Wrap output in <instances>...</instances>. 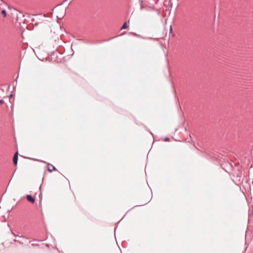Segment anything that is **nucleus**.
<instances>
[{"mask_svg":"<svg viewBox=\"0 0 253 253\" xmlns=\"http://www.w3.org/2000/svg\"><path fill=\"white\" fill-rule=\"evenodd\" d=\"M18 159V152L17 151L15 153L13 158V162L14 166H17Z\"/></svg>","mask_w":253,"mask_h":253,"instance_id":"nucleus-1","label":"nucleus"},{"mask_svg":"<svg viewBox=\"0 0 253 253\" xmlns=\"http://www.w3.org/2000/svg\"><path fill=\"white\" fill-rule=\"evenodd\" d=\"M26 198L29 202L32 203H34L35 202V198L31 195H27L26 196Z\"/></svg>","mask_w":253,"mask_h":253,"instance_id":"nucleus-2","label":"nucleus"},{"mask_svg":"<svg viewBox=\"0 0 253 253\" xmlns=\"http://www.w3.org/2000/svg\"><path fill=\"white\" fill-rule=\"evenodd\" d=\"M48 167L47 169L49 172H52L53 170H56V168L53 165H52L49 163L48 164Z\"/></svg>","mask_w":253,"mask_h":253,"instance_id":"nucleus-3","label":"nucleus"},{"mask_svg":"<svg viewBox=\"0 0 253 253\" xmlns=\"http://www.w3.org/2000/svg\"><path fill=\"white\" fill-rule=\"evenodd\" d=\"M127 27H128L127 23L126 22H125L123 24V26H122L121 30L126 29L127 28Z\"/></svg>","mask_w":253,"mask_h":253,"instance_id":"nucleus-4","label":"nucleus"},{"mask_svg":"<svg viewBox=\"0 0 253 253\" xmlns=\"http://www.w3.org/2000/svg\"><path fill=\"white\" fill-rule=\"evenodd\" d=\"M1 15L3 17H5L6 16V12L5 10H4V9L2 10V11H1Z\"/></svg>","mask_w":253,"mask_h":253,"instance_id":"nucleus-5","label":"nucleus"},{"mask_svg":"<svg viewBox=\"0 0 253 253\" xmlns=\"http://www.w3.org/2000/svg\"><path fill=\"white\" fill-rule=\"evenodd\" d=\"M129 34L132 35L134 36H135V37H137L143 38L141 36H140L139 35H137V34L134 33H130Z\"/></svg>","mask_w":253,"mask_h":253,"instance_id":"nucleus-6","label":"nucleus"},{"mask_svg":"<svg viewBox=\"0 0 253 253\" xmlns=\"http://www.w3.org/2000/svg\"><path fill=\"white\" fill-rule=\"evenodd\" d=\"M146 39H148V40H157L158 39L157 38H151V37H148V38H145Z\"/></svg>","mask_w":253,"mask_h":253,"instance_id":"nucleus-7","label":"nucleus"},{"mask_svg":"<svg viewBox=\"0 0 253 253\" xmlns=\"http://www.w3.org/2000/svg\"><path fill=\"white\" fill-rule=\"evenodd\" d=\"M139 1L140 2V10H142L143 9V6H142V0H139Z\"/></svg>","mask_w":253,"mask_h":253,"instance_id":"nucleus-8","label":"nucleus"},{"mask_svg":"<svg viewBox=\"0 0 253 253\" xmlns=\"http://www.w3.org/2000/svg\"><path fill=\"white\" fill-rule=\"evenodd\" d=\"M164 141L167 142L169 140V138L168 137H166L164 138Z\"/></svg>","mask_w":253,"mask_h":253,"instance_id":"nucleus-9","label":"nucleus"},{"mask_svg":"<svg viewBox=\"0 0 253 253\" xmlns=\"http://www.w3.org/2000/svg\"><path fill=\"white\" fill-rule=\"evenodd\" d=\"M12 234H13V235H14L15 237H19V238H23V236H20L17 235H16V234H14V233H13Z\"/></svg>","mask_w":253,"mask_h":253,"instance_id":"nucleus-10","label":"nucleus"},{"mask_svg":"<svg viewBox=\"0 0 253 253\" xmlns=\"http://www.w3.org/2000/svg\"><path fill=\"white\" fill-rule=\"evenodd\" d=\"M4 103V100L2 99H0V105L3 104Z\"/></svg>","mask_w":253,"mask_h":253,"instance_id":"nucleus-11","label":"nucleus"},{"mask_svg":"<svg viewBox=\"0 0 253 253\" xmlns=\"http://www.w3.org/2000/svg\"><path fill=\"white\" fill-rule=\"evenodd\" d=\"M17 242L19 243L20 244H23V243L21 242V241L17 240Z\"/></svg>","mask_w":253,"mask_h":253,"instance_id":"nucleus-12","label":"nucleus"},{"mask_svg":"<svg viewBox=\"0 0 253 253\" xmlns=\"http://www.w3.org/2000/svg\"><path fill=\"white\" fill-rule=\"evenodd\" d=\"M13 94L11 93V94H10L9 95V97L10 98H11L12 97H13Z\"/></svg>","mask_w":253,"mask_h":253,"instance_id":"nucleus-13","label":"nucleus"},{"mask_svg":"<svg viewBox=\"0 0 253 253\" xmlns=\"http://www.w3.org/2000/svg\"><path fill=\"white\" fill-rule=\"evenodd\" d=\"M38 161H39V162H42V163H45V162L44 161H43L39 160H38Z\"/></svg>","mask_w":253,"mask_h":253,"instance_id":"nucleus-14","label":"nucleus"},{"mask_svg":"<svg viewBox=\"0 0 253 253\" xmlns=\"http://www.w3.org/2000/svg\"><path fill=\"white\" fill-rule=\"evenodd\" d=\"M17 240H18L14 239V240H13V241H14V242H17Z\"/></svg>","mask_w":253,"mask_h":253,"instance_id":"nucleus-15","label":"nucleus"},{"mask_svg":"<svg viewBox=\"0 0 253 253\" xmlns=\"http://www.w3.org/2000/svg\"><path fill=\"white\" fill-rule=\"evenodd\" d=\"M20 14H21L22 15V17H24V15H23V13L22 12H19Z\"/></svg>","mask_w":253,"mask_h":253,"instance_id":"nucleus-16","label":"nucleus"},{"mask_svg":"<svg viewBox=\"0 0 253 253\" xmlns=\"http://www.w3.org/2000/svg\"><path fill=\"white\" fill-rule=\"evenodd\" d=\"M109 40H110L109 39V40H105L104 41H109Z\"/></svg>","mask_w":253,"mask_h":253,"instance_id":"nucleus-17","label":"nucleus"},{"mask_svg":"<svg viewBox=\"0 0 253 253\" xmlns=\"http://www.w3.org/2000/svg\"><path fill=\"white\" fill-rule=\"evenodd\" d=\"M1 90L2 91H4V90L3 89H1Z\"/></svg>","mask_w":253,"mask_h":253,"instance_id":"nucleus-18","label":"nucleus"},{"mask_svg":"<svg viewBox=\"0 0 253 253\" xmlns=\"http://www.w3.org/2000/svg\"><path fill=\"white\" fill-rule=\"evenodd\" d=\"M144 205V204H143V205H140L139 206H141Z\"/></svg>","mask_w":253,"mask_h":253,"instance_id":"nucleus-19","label":"nucleus"}]
</instances>
